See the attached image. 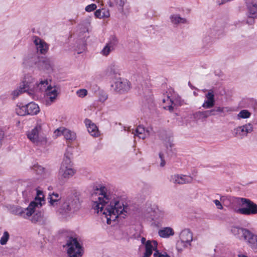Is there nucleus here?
I'll return each mask as SVG.
<instances>
[{"mask_svg": "<svg viewBox=\"0 0 257 257\" xmlns=\"http://www.w3.org/2000/svg\"><path fill=\"white\" fill-rule=\"evenodd\" d=\"M92 207L98 213L105 215L106 222L111 224L119 215H126L128 207L116 198L115 196L107 191L105 187L97 189L92 195Z\"/></svg>", "mask_w": 257, "mask_h": 257, "instance_id": "1", "label": "nucleus"}, {"mask_svg": "<svg viewBox=\"0 0 257 257\" xmlns=\"http://www.w3.org/2000/svg\"><path fill=\"white\" fill-rule=\"evenodd\" d=\"M42 202H44V195L42 191L38 190H37V196L35 200L31 202L27 208L23 209L21 207H16L13 210V212L16 215L27 218L34 212L35 207L42 206Z\"/></svg>", "mask_w": 257, "mask_h": 257, "instance_id": "2", "label": "nucleus"}, {"mask_svg": "<svg viewBox=\"0 0 257 257\" xmlns=\"http://www.w3.org/2000/svg\"><path fill=\"white\" fill-rule=\"evenodd\" d=\"M72 154L68 150L64 155L58 173L59 179L61 181H66L72 177L76 173L71 161Z\"/></svg>", "mask_w": 257, "mask_h": 257, "instance_id": "3", "label": "nucleus"}, {"mask_svg": "<svg viewBox=\"0 0 257 257\" xmlns=\"http://www.w3.org/2000/svg\"><path fill=\"white\" fill-rule=\"evenodd\" d=\"M43 124L44 122L41 119H38L36 126L27 132V138L32 143L37 146H43L47 143V138L42 134Z\"/></svg>", "mask_w": 257, "mask_h": 257, "instance_id": "4", "label": "nucleus"}, {"mask_svg": "<svg viewBox=\"0 0 257 257\" xmlns=\"http://www.w3.org/2000/svg\"><path fill=\"white\" fill-rule=\"evenodd\" d=\"M232 233L240 239H243L249 245L257 240V234H253L247 229L234 227L232 228Z\"/></svg>", "mask_w": 257, "mask_h": 257, "instance_id": "5", "label": "nucleus"}, {"mask_svg": "<svg viewBox=\"0 0 257 257\" xmlns=\"http://www.w3.org/2000/svg\"><path fill=\"white\" fill-rule=\"evenodd\" d=\"M242 207L237 209L236 212L238 213L250 215L257 214V204L246 198H239Z\"/></svg>", "mask_w": 257, "mask_h": 257, "instance_id": "6", "label": "nucleus"}, {"mask_svg": "<svg viewBox=\"0 0 257 257\" xmlns=\"http://www.w3.org/2000/svg\"><path fill=\"white\" fill-rule=\"evenodd\" d=\"M80 206L78 198L76 196L67 197L61 205L62 210L66 213L76 212Z\"/></svg>", "mask_w": 257, "mask_h": 257, "instance_id": "7", "label": "nucleus"}, {"mask_svg": "<svg viewBox=\"0 0 257 257\" xmlns=\"http://www.w3.org/2000/svg\"><path fill=\"white\" fill-rule=\"evenodd\" d=\"M67 253L70 257H81L82 254L81 246L75 238L70 237L67 241Z\"/></svg>", "mask_w": 257, "mask_h": 257, "instance_id": "8", "label": "nucleus"}, {"mask_svg": "<svg viewBox=\"0 0 257 257\" xmlns=\"http://www.w3.org/2000/svg\"><path fill=\"white\" fill-rule=\"evenodd\" d=\"M180 241L177 243V248L178 250H182L183 248L190 245L193 240V234L188 229L183 230L180 233Z\"/></svg>", "mask_w": 257, "mask_h": 257, "instance_id": "9", "label": "nucleus"}, {"mask_svg": "<svg viewBox=\"0 0 257 257\" xmlns=\"http://www.w3.org/2000/svg\"><path fill=\"white\" fill-rule=\"evenodd\" d=\"M114 89L119 93H123L128 91L131 87L130 82L126 79L119 78L114 83Z\"/></svg>", "mask_w": 257, "mask_h": 257, "instance_id": "10", "label": "nucleus"}, {"mask_svg": "<svg viewBox=\"0 0 257 257\" xmlns=\"http://www.w3.org/2000/svg\"><path fill=\"white\" fill-rule=\"evenodd\" d=\"M117 44V39L114 36L111 37L101 51V54L104 56H108L112 52L114 51Z\"/></svg>", "mask_w": 257, "mask_h": 257, "instance_id": "11", "label": "nucleus"}, {"mask_svg": "<svg viewBox=\"0 0 257 257\" xmlns=\"http://www.w3.org/2000/svg\"><path fill=\"white\" fill-rule=\"evenodd\" d=\"M192 181L191 177L182 174H174L170 176V181L175 184L182 185L191 183Z\"/></svg>", "mask_w": 257, "mask_h": 257, "instance_id": "12", "label": "nucleus"}, {"mask_svg": "<svg viewBox=\"0 0 257 257\" xmlns=\"http://www.w3.org/2000/svg\"><path fill=\"white\" fill-rule=\"evenodd\" d=\"M56 137L63 135L67 140L73 141L76 139V134L71 131L64 127H59L54 132Z\"/></svg>", "mask_w": 257, "mask_h": 257, "instance_id": "13", "label": "nucleus"}, {"mask_svg": "<svg viewBox=\"0 0 257 257\" xmlns=\"http://www.w3.org/2000/svg\"><path fill=\"white\" fill-rule=\"evenodd\" d=\"M38 68L41 70H51L53 68V63L51 60L47 58H42L38 62H36Z\"/></svg>", "mask_w": 257, "mask_h": 257, "instance_id": "14", "label": "nucleus"}, {"mask_svg": "<svg viewBox=\"0 0 257 257\" xmlns=\"http://www.w3.org/2000/svg\"><path fill=\"white\" fill-rule=\"evenodd\" d=\"M45 92L46 95V104L50 105L55 101L57 97V90L55 87L51 86L50 87H48V89Z\"/></svg>", "mask_w": 257, "mask_h": 257, "instance_id": "15", "label": "nucleus"}, {"mask_svg": "<svg viewBox=\"0 0 257 257\" xmlns=\"http://www.w3.org/2000/svg\"><path fill=\"white\" fill-rule=\"evenodd\" d=\"M158 243L155 240H148L145 243V251L143 257H150L153 253V251L157 250Z\"/></svg>", "mask_w": 257, "mask_h": 257, "instance_id": "16", "label": "nucleus"}, {"mask_svg": "<svg viewBox=\"0 0 257 257\" xmlns=\"http://www.w3.org/2000/svg\"><path fill=\"white\" fill-rule=\"evenodd\" d=\"M152 132L151 127L145 128L143 125H139L135 130V133L133 132L132 133L140 139H145L150 135Z\"/></svg>", "mask_w": 257, "mask_h": 257, "instance_id": "17", "label": "nucleus"}, {"mask_svg": "<svg viewBox=\"0 0 257 257\" xmlns=\"http://www.w3.org/2000/svg\"><path fill=\"white\" fill-rule=\"evenodd\" d=\"M34 43L38 52H39L41 54H43L47 52L48 50V45L44 41L38 37H35Z\"/></svg>", "mask_w": 257, "mask_h": 257, "instance_id": "18", "label": "nucleus"}, {"mask_svg": "<svg viewBox=\"0 0 257 257\" xmlns=\"http://www.w3.org/2000/svg\"><path fill=\"white\" fill-rule=\"evenodd\" d=\"M252 125L251 123L245 124L242 126H238L235 129L236 135L240 137L245 136L248 133L252 132Z\"/></svg>", "mask_w": 257, "mask_h": 257, "instance_id": "19", "label": "nucleus"}, {"mask_svg": "<svg viewBox=\"0 0 257 257\" xmlns=\"http://www.w3.org/2000/svg\"><path fill=\"white\" fill-rule=\"evenodd\" d=\"M85 125L86 126L88 133L93 137H98L100 135L98 129L95 123L91 120L86 119L85 120Z\"/></svg>", "mask_w": 257, "mask_h": 257, "instance_id": "20", "label": "nucleus"}, {"mask_svg": "<svg viewBox=\"0 0 257 257\" xmlns=\"http://www.w3.org/2000/svg\"><path fill=\"white\" fill-rule=\"evenodd\" d=\"M206 100H205L202 105V107L205 108H210L212 107L215 104L214 95L211 90L209 91L205 94Z\"/></svg>", "mask_w": 257, "mask_h": 257, "instance_id": "21", "label": "nucleus"}, {"mask_svg": "<svg viewBox=\"0 0 257 257\" xmlns=\"http://www.w3.org/2000/svg\"><path fill=\"white\" fill-rule=\"evenodd\" d=\"M34 82V79L31 76L27 75L24 78L22 84H21L25 89H27V91L32 90V89L34 88V85L33 83Z\"/></svg>", "mask_w": 257, "mask_h": 257, "instance_id": "22", "label": "nucleus"}, {"mask_svg": "<svg viewBox=\"0 0 257 257\" xmlns=\"http://www.w3.org/2000/svg\"><path fill=\"white\" fill-rule=\"evenodd\" d=\"M223 108L218 107L215 109H213L210 110H206L204 111H199L198 112V115L200 118H207V117L211 115H214L216 114L217 112H222Z\"/></svg>", "mask_w": 257, "mask_h": 257, "instance_id": "23", "label": "nucleus"}, {"mask_svg": "<svg viewBox=\"0 0 257 257\" xmlns=\"http://www.w3.org/2000/svg\"><path fill=\"white\" fill-rule=\"evenodd\" d=\"M151 212L149 211V213H152V215L154 218L158 219L163 217L165 215V211L162 208L158 207L157 206L153 205L151 208Z\"/></svg>", "mask_w": 257, "mask_h": 257, "instance_id": "24", "label": "nucleus"}, {"mask_svg": "<svg viewBox=\"0 0 257 257\" xmlns=\"http://www.w3.org/2000/svg\"><path fill=\"white\" fill-rule=\"evenodd\" d=\"M126 0H109L108 5L110 7H113L115 5L118 6L121 9V13L122 14L126 15L123 7L126 3Z\"/></svg>", "mask_w": 257, "mask_h": 257, "instance_id": "25", "label": "nucleus"}, {"mask_svg": "<svg viewBox=\"0 0 257 257\" xmlns=\"http://www.w3.org/2000/svg\"><path fill=\"white\" fill-rule=\"evenodd\" d=\"M28 115L37 114L40 111L39 106L35 103L31 102L26 105Z\"/></svg>", "mask_w": 257, "mask_h": 257, "instance_id": "26", "label": "nucleus"}, {"mask_svg": "<svg viewBox=\"0 0 257 257\" xmlns=\"http://www.w3.org/2000/svg\"><path fill=\"white\" fill-rule=\"evenodd\" d=\"M254 0L248 5V15L249 17L257 18V0Z\"/></svg>", "mask_w": 257, "mask_h": 257, "instance_id": "27", "label": "nucleus"}, {"mask_svg": "<svg viewBox=\"0 0 257 257\" xmlns=\"http://www.w3.org/2000/svg\"><path fill=\"white\" fill-rule=\"evenodd\" d=\"M36 85H37L36 91H46L48 87L51 86L49 81L47 79L41 80L38 84L36 83Z\"/></svg>", "mask_w": 257, "mask_h": 257, "instance_id": "28", "label": "nucleus"}, {"mask_svg": "<svg viewBox=\"0 0 257 257\" xmlns=\"http://www.w3.org/2000/svg\"><path fill=\"white\" fill-rule=\"evenodd\" d=\"M159 235L162 237H169L170 236L173 235L174 232L171 227H165L159 231Z\"/></svg>", "mask_w": 257, "mask_h": 257, "instance_id": "29", "label": "nucleus"}, {"mask_svg": "<svg viewBox=\"0 0 257 257\" xmlns=\"http://www.w3.org/2000/svg\"><path fill=\"white\" fill-rule=\"evenodd\" d=\"M26 107V105H23L21 104H18L15 108L16 113L20 116L28 115V111Z\"/></svg>", "mask_w": 257, "mask_h": 257, "instance_id": "30", "label": "nucleus"}, {"mask_svg": "<svg viewBox=\"0 0 257 257\" xmlns=\"http://www.w3.org/2000/svg\"><path fill=\"white\" fill-rule=\"evenodd\" d=\"M33 170L40 177L44 178L47 174L45 169L41 166L38 165H34Z\"/></svg>", "mask_w": 257, "mask_h": 257, "instance_id": "31", "label": "nucleus"}, {"mask_svg": "<svg viewBox=\"0 0 257 257\" xmlns=\"http://www.w3.org/2000/svg\"><path fill=\"white\" fill-rule=\"evenodd\" d=\"M60 199V197L58 193H53L49 195V203L52 206H55L57 205Z\"/></svg>", "mask_w": 257, "mask_h": 257, "instance_id": "32", "label": "nucleus"}, {"mask_svg": "<svg viewBox=\"0 0 257 257\" xmlns=\"http://www.w3.org/2000/svg\"><path fill=\"white\" fill-rule=\"evenodd\" d=\"M170 18L172 23L175 24L179 23H185L186 22V20L185 19L181 18L178 15H172Z\"/></svg>", "mask_w": 257, "mask_h": 257, "instance_id": "33", "label": "nucleus"}, {"mask_svg": "<svg viewBox=\"0 0 257 257\" xmlns=\"http://www.w3.org/2000/svg\"><path fill=\"white\" fill-rule=\"evenodd\" d=\"M27 91V89H25L21 85H20L19 88L14 90L12 92V98L15 99L17 98L21 94Z\"/></svg>", "mask_w": 257, "mask_h": 257, "instance_id": "34", "label": "nucleus"}, {"mask_svg": "<svg viewBox=\"0 0 257 257\" xmlns=\"http://www.w3.org/2000/svg\"><path fill=\"white\" fill-rule=\"evenodd\" d=\"M163 102L166 103V105L164 106L165 109H168L171 111L173 110V101L172 99L168 96L163 99Z\"/></svg>", "mask_w": 257, "mask_h": 257, "instance_id": "35", "label": "nucleus"}, {"mask_svg": "<svg viewBox=\"0 0 257 257\" xmlns=\"http://www.w3.org/2000/svg\"><path fill=\"white\" fill-rule=\"evenodd\" d=\"M251 115V113L247 110L243 109L241 110L237 114V117L239 118H247Z\"/></svg>", "mask_w": 257, "mask_h": 257, "instance_id": "36", "label": "nucleus"}, {"mask_svg": "<svg viewBox=\"0 0 257 257\" xmlns=\"http://www.w3.org/2000/svg\"><path fill=\"white\" fill-rule=\"evenodd\" d=\"M9 238L10 235L9 232L7 231H5L0 239V244L3 245L6 244Z\"/></svg>", "mask_w": 257, "mask_h": 257, "instance_id": "37", "label": "nucleus"}, {"mask_svg": "<svg viewBox=\"0 0 257 257\" xmlns=\"http://www.w3.org/2000/svg\"><path fill=\"white\" fill-rule=\"evenodd\" d=\"M224 197L221 196L220 198V201L215 199L213 201L214 203L215 204L216 208L220 210H222L223 209V206L220 201H222L223 200Z\"/></svg>", "mask_w": 257, "mask_h": 257, "instance_id": "38", "label": "nucleus"}, {"mask_svg": "<svg viewBox=\"0 0 257 257\" xmlns=\"http://www.w3.org/2000/svg\"><path fill=\"white\" fill-rule=\"evenodd\" d=\"M153 256L154 257H170L166 252H160L159 250H156Z\"/></svg>", "mask_w": 257, "mask_h": 257, "instance_id": "39", "label": "nucleus"}, {"mask_svg": "<svg viewBox=\"0 0 257 257\" xmlns=\"http://www.w3.org/2000/svg\"><path fill=\"white\" fill-rule=\"evenodd\" d=\"M77 95L80 97H84L87 94V91L85 89H81L77 91Z\"/></svg>", "mask_w": 257, "mask_h": 257, "instance_id": "40", "label": "nucleus"}, {"mask_svg": "<svg viewBox=\"0 0 257 257\" xmlns=\"http://www.w3.org/2000/svg\"><path fill=\"white\" fill-rule=\"evenodd\" d=\"M96 8H97L96 5L94 4H92L87 6L85 7V10L87 12H91L96 10Z\"/></svg>", "mask_w": 257, "mask_h": 257, "instance_id": "41", "label": "nucleus"}, {"mask_svg": "<svg viewBox=\"0 0 257 257\" xmlns=\"http://www.w3.org/2000/svg\"><path fill=\"white\" fill-rule=\"evenodd\" d=\"M94 15L97 18H99V19L103 18V16L102 14V11L99 9L96 10L95 12Z\"/></svg>", "mask_w": 257, "mask_h": 257, "instance_id": "42", "label": "nucleus"}, {"mask_svg": "<svg viewBox=\"0 0 257 257\" xmlns=\"http://www.w3.org/2000/svg\"><path fill=\"white\" fill-rule=\"evenodd\" d=\"M109 68L110 69L111 72H112L113 73H115L116 72V71L117 70V67L115 64H111Z\"/></svg>", "mask_w": 257, "mask_h": 257, "instance_id": "43", "label": "nucleus"}, {"mask_svg": "<svg viewBox=\"0 0 257 257\" xmlns=\"http://www.w3.org/2000/svg\"><path fill=\"white\" fill-rule=\"evenodd\" d=\"M102 14L103 16V18H108L110 16L109 10H103V12L102 11Z\"/></svg>", "mask_w": 257, "mask_h": 257, "instance_id": "44", "label": "nucleus"}, {"mask_svg": "<svg viewBox=\"0 0 257 257\" xmlns=\"http://www.w3.org/2000/svg\"><path fill=\"white\" fill-rule=\"evenodd\" d=\"M159 157H160V158L161 159V162L160 163V166L161 167H164L165 165V161L164 159V157H163V154L160 153L159 154Z\"/></svg>", "mask_w": 257, "mask_h": 257, "instance_id": "45", "label": "nucleus"}, {"mask_svg": "<svg viewBox=\"0 0 257 257\" xmlns=\"http://www.w3.org/2000/svg\"><path fill=\"white\" fill-rule=\"evenodd\" d=\"M23 195L24 196V198L26 199L29 197L30 195V191H27V190H25L22 192Z\"/></svg>", "mask_w": 257, "mask_h": 257, "instance_id": "46", "label": "nucleus"}, {"mask_svg": "<svg viewBox=\"0 0 257 257\" xmlns=\"http://www.w3.org/2000/svg\"><path fill=\"white\" fill-rule=\"evenodd\" d=\"M4 132L2 130H0V147L2 146V141L4 138Z\"/></svg>", "mask_w": 257, "mask_h": 257, "instance_id": "47", "label": "nucleus"}, {"mask_svg": "<svg viewBox=\"0 0 257 257\" xmlns=\"http://www.w3.org/2000/svg\"><path fill=\"white\" fill-rule=\"evenodd\" d=\"M254 18H251L248 16V18L247 20L246 23L250 25H251L254 23Z\"/></svg>", "mask_w": 257, "mask_h": 257, "instance_id": "48", "label": "nucleus"}, {"mask_svg": "<svg viewBox=\"0 0 257 257\" xmlns=\"http://www.w3.org/2000/svg\"><path fill=\"white\" fill-rule=\"evenodd\" d=\"M147 241H146V238L145 237H142L141 238V242L145 245V243Z\"/></svg>", "mask_w": 257, "mask_h": 257, "instance_id": "49", "label": "nucleus"}, {"mask_svg": "<svg viewBox=\"0 0 257 257\" xmlns=\"http://www.w3.org/2000/svg\"><path fill=\"white\" fill-rule=\"evenodd\" d=\"M256 244H257V240L256 241H254L253 243H251L250 245V246H254V245H255Z\"/></svg>", "mask_w": 257, "mask_h": 257, "instance_id": "50", "label": "nucleus"}, {"mask_svg": "<svg viewBox=\"0 0 257 257\" xmlns=\"http://www.w3.org/2000/svg\"><path fill=\"white\" fill-rule=\"evenodd\" d=\"M238 257H248V256L244 254H239L238 255Z\"/></svg>", "mask_w": 257, "mask_h": 257, "instance_id": "51", "label": "nucleus"}]
</instances>
